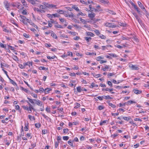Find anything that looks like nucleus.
Wrapping results in <instances>:
<instances>
[{
	"mask_svg": "<svg viewBox=\"0 0 149 149\" xmlns=\"http://www.w3.org/2000/svg\"><path fill=\"white\" fill-rule=\"evenodd\" d=\"M96 97L101 101L103 99V98H102V96H98L97 97Z\"/></svg>",
	"mask_w": 149,
	"mask_h": 149,
	"instance_id": "774afa93",
	"label": "nucleus"
},
{
	"mask_svg": "<svg viewBox=\"0 0 149 149\" xmlns=\"http://www.w3.org/2000/svg\"><path fill=\"white\" fill-rule=\"evenodd\" d=\"M4 4L5 6V8L8 10H9L10 9H9V3L7 1L4 2Z\"/></svg>",
	"mask_w": 149,
	"mask_h": 149,
	"instance_id": "6e6552de",
	"label": "nucleus"
},
{
	"mask_svg": "<svg viewBox=\"0 0 149 149\" xmlns=\"http://www.w3.org/2000/svg\"><path fill=\"white\" fill-rule=\"evenodd\" d=\"M123 118L125 120L128 121L131 120V119L130 117H123Z\"/></svg>",
	"mask_w": 149,
	"mask_h": 149,
	"instance_id": "2f4dec72",
	"label": "nucleus"
},
{
	"mask_svg": "<svg viewBox=\"0 0 149 149\" xmlns=\"http://www.w3.org/2000/svg\"><path fill=\"white\" fill-rule=\"evenodd\" d=\"M25 127H24V130L25 131H27L28 130L29 128L28 127V123H27V124L25 123Z\"/></svg>",
	"mask_w": 149,
	"mask_h": 149,
	"instance_id": "a211bd4d",
	"label": "nucleus"
},
{
	"mask_svg": "<svg viewBox=\"0 0 149 149\" xmlns=\"http://www.w3.org/2000/svg\"><path fill=\"white\" fill-rule=\"evenodd\" d=\"M51 90L52 89L51 88H47L45 89V92H48Z\"/></svg>",
	"mask_w": 149,
	"mask_h": 149,
	"instance_id": "c03bdc74",
	"label": "nucleus"
},
{
	"mask_svg": "<svg viewBox=\"0 0 149 149\" xmlns=\"http://www.w3.org/2000/svg\"><path fill=\"white\" fill-rule=\"evenodd\" d=\"M40 92H45V89H44L43 88L41 87L39 89V90Z\"/></svg>",
	"mask_w": 149,
	"mask_h": 149,
	"instance_id": "052dcab7",
	"label": "nucleus"
},
{
	"mask_svg": "<svg viewBox=\"0 0 149 149\" xmlns=\"http://www.w3.org/2000/svg\"><path fill=\"white\" fill-rule=\"evenodd\" d=\"M6 64L3 63V64L1 63V67L2 69H3V67H6Z\"/></svg>",
	"mask_w": 149,
	"mask_h": 149,
	"instance_id": "864d4df0",
	"label": "nucleus"
},
{
	"mask_svg": "<svg viewBox=\"0 0 149 149\" xmlns=\"http://www.w3.org/2000/svg\"><path fill=\"white\" fill-rule=\"evenodd\" d=\"M19 17L21 19L20 20V21L22 22L24 24L26 25L27 24V23L25 21V19H26V17L22 15H20Z\"/></svg>",
	"mask_w": 149,
	"mask_h": 149,
	"instance_id": "39448f33",
	"label": "nucleus"
},
{
	"mask_svg": "<svg viewBox=\"0 0 149 149\" xmlns=\"http://www.w3.org/2000/svg\"><path fill=\"white\" fill-rule=\"evenodd\" d=\"M63 140H64L67 141L69 139V136H63Z\"/></svg>",
	"mask_w": 149,
	"mask_h": 149,
	"instance_id": "a19ab883",
	"label": "nucleus"
},
{
	"mask_svg": "<svg viewBox=\"0 0 149 149\" xmlns=\"http://www.w3.org/2000/svg\"><path fill=\"white\" fill-rule=\"evenodd\" d=\"M21 136H18L17 137V141H18L20 142L21 141Z\"/></svg>",
	"mask_w": 149,
	"mask_h": 149,
	"instance_id": "680f3d73",
	"label": "nucleus"
},
{
	"mask_svg": "<svg viewBox=\"0 0 149 149\" xmlns=\"http://www.w3.org/2000/svg\"><path fill=\"white\" fill-rule=\"evenodd\" d=\"M126 104V102L125 103H120L119 104L120 107H123V106H125Z\"/></svg>",
	"mask_w": 149,
	"mask_h": 149,
	"instance_id": "a18cd8bd",
	"label": "nucleus"
},
{
	"mask_svg": "<svg viewBox=\"0 0 149 149\" xmlns=\"http://www.w3.org/2000/svg\"><path fill=\"white\" fill-rule=\"evenodd\" d=\"M52 15L53 16V17H58L59 15L57 13L53 14H52Z\"/></svg>",
	"mask_w": 149,
	"mask_h": 149,
	"instance_id": "5fc2aeb1",
	"label": "nucleus"
},
{
	"mask_svg": "<svg viewBox=\"0 0 149 149\" xmlns=\"http://www.w3.org/2000/svg\"><path fill=\"white\" fill-rule=\"evenodd\" d=\"M77 90L78 92L80 93L82 91V88L80 86H78L77 88Z\"/></svg>",
	"mask_w": 149,
	"mask_h": 149,
	"instance_id": "6ab92c4d",
	"label": "nucleus"
},
{
	"mask_svg": "<svg viewBox=\"0 0 149 149\" xmlns=\"http://www.w3.org/2000/svg\"><path fill=\"white\" fill-rule=\"evenodd\" d=\"M37 1V0H32L31 1L30 3L33 5H34L36 4V1Z\"/></svg>",
	"mask_w": 149,
	"mask_h": 149,
	"instance_id": "603ef678",
	"label": "nucleus"
},
{
	"mask_svg": "<svg viewBox=\"0 0 149 149\" xmlns=\"http://www.w3.org/2000/svg\"><path fill=\"white\" fill-rule=\"evenodd\" d=\"M86 36H89L91 37H94L95 36L94 34L90 32H86Z\"/></svg>",
	"mask_w": 149,
	"mask_h": 149,
	"instance_id": "f8f14e48",
	"label": "nucleus"
},
{
	"mask_svg": "<svg viewBox=\"0 0 149 149\" xmlns=\"http://www.w3.org/2000/svg\"><path fill=\"white\" fill-rule=\"evenodd\" d=\"M107 102L108 103L109 105L111 106L114 109L116 107V106L115 105L111 103H109L108 101H107Z\"/></svg>",
	"mask_w": 149,
	"mask_h": 149,
	"instance_id": "b1692460",
	"label": "nucleus"
},
{
	"mask_svg": "<svg viewBox=\"0 0 149 149\" xmlns=\"http://www.w3.org/2000/svg\"><path fill=\"white\" fill-rule=\"evenodd\" d=\"M109 55L113 57H117V56L116 54L113 53L110 54Z\"/></svg>",
	"mask_w": 149,
	"mask_h": 149,
	"instance_id": "8fccbe9b",
	"label": "nucleus"
},
{
	"mask_svg": "<svg viewBox=\"0 0 149 149\" xmlns=\"http://www.w3.org/2000/svg\"><path fill=\"white\" fill-rule=\"evenodd\" d=\"M0 46L2 48H3L5 49L6 48V45L0 42Z\"/></svg>",
	"mask_w": 149,
	"mask_h": 149,
	"instance_id": "58836bf2",
	"label": "nucleus"
},
{
	"mask_svg": "<svg viewBox=\"0 0 149 149\" xmlns=\"http://www.w3.org/2000/svg\"><path fill=\"white\" fill-rule=\"evenodd\" d=\"M51 36H52L54 38L57 39V37L55 33L52 31H51Z\"/></svg>",
	"mask_w": 149,
	"mask_h": 149,
	"instance_id": "9b49d317",
	"label": "nucleus"
},
{
	"mask_svg": "<svg viewBox=\"0 0 149 149\" xmlns=\"http://www.w3.org/2000/svg\"><path fill=\"white\" fill-rule=\"evenodd\" d=\"M143 13L144 15H146V16H147L148 15H149V13L148 12L146 11V9L144 10L143 11Z\"/></svg>",
	"mask_w": 149,
	"mask_h": 149,
	"instance_id": "4c0bfd02",
	"label": "nucleus"
},
{
	"mask_svg": "<svg viewBox=\"0 0 149 149\" xmlns=\"http://www.w3.org/2000/svg\"><path fill=\"white\" fill-rule=\"evenodd\" d=\"M80 2L83 4H85L86 5H87L88 4L86 2H85L84 0H79Z\"/></svg>",
	"mask_w": 149,
	"mask_h": 149,
	"instance_id": "37998d69",
	"label": "nucleus"
},
{
	"mask_svg": "<svg viewBox=\"0 0 149 149\" xmlns=\"http://www.w3.org/2000/svg\"><path fill=\"white\" fill-rule=\"evenodd\" d=\"M76 106H75L74 107V109H77L78 108V107H79L80 106V104L78 103H76Z\"/></svg>",
	"mask_w": 149,
	"mask_h": 149,
	"instance_id": "69168bd1",
	"label": "nucleus"
},
{
	"mask_svg": "<svg viewBox=\"0 0 149 149\" xmlns=\"http://www.w3.org/2000/svg\"><path fill=\"white\" fill-rule=\"evenodd\" d=\"M39 7H40V8H41L42 9H45V6H44V5H43V4H42V5H41V4H40L39 5Z\"/></svg>",
	"mask_w": 149,
	"mask_h": 149,
	"instance_id": "6e6d98bb",
	"label": "nucleus"
},
{
	"mask_svg": "<svg viewBox=\"0 0 149 149\" xmlns=\"http://www.w3.org/2000/svg\"><path fill=\"white\" fill-rule=\"evenodd\" d=\"M39 69L40 70H45L47 71L48 70V68L40 66L39 68Z\"/></svg>",
	"mask_w": 149,
	"mask_h": 149,
	"instance_id": "f3484780",
	"label": "nucleus"
},
{
	"mask_svg": "<svg viewBox=\"0 0 149 149\" xmlns=\"http://www.w3.org/2000/svg\"><path fill=\"white\" fill-rule=\"evenodd\" d=\"M49 21L50 22H51L52 24H56V21H54V20L52 19H51L50 21Z\"/></svg>",
	"mask_w": 149,
	"mask_h": 149,
	"instance_id": "13d9d810",
	"label": "nucleus"
},
{
	"mask_svg": "<svg viewBox=\"0 0 149 149\" xmlns=\"http://www.w3.org/2000/svg\"><path fill=\"white\" fill-rule=\"evenodd\" d=\"M133 92L136 94H138L141 93V91L134 89L133 90Z\"/></svg>",
	"mask_w": 149,
	"mask_h": 149,
	"instance_id": "dca6fc26",
	"label": "nucleus"
},
{
	"mask_svg": "<svg viewBox=\"0 0 149 149\" xmlns=\"http://www.w3.org/2000/svg\"><path fill=\"white\" fill-rule=\"evenodd\" d=\"M81 82H82L83 83L86 84H87V82L83 78H81Z\"/></svg>",
	"mask_w": 149,
	"mask_h": 149,
	"instance_id": "bf43d9fd",
	"label": "nucleus"
},
{
	"mask_svg": "<svg viewBox=\"0 0 149 149\" xmlns=\"http://www.w3.org/2000/svg\"><path fill=\"white\" fill-rule=\"evenodd\" d=\"M72 8L76 10L77 11H79V10L78 8L75 5H74L72 6Z\"/></svg>",
	"mask_w": 149,
	"mask_h": 149,
	"instance_id": "a878e982",
	"label": "nucleus"
},
{
	"mask_svg": "<svg viewBox=\"0 0 149 149\" xmlns=\"http://www.w3.org/2000/svg\"><path fill=\"white\" fill-rule=\"evenodd\" d=\"M23 36L26 38H29V35L26 33H24L23 34Z\"/></svg>",
	"mask_w": 149,
	"mask_h": 149,
	"instance_id": "de8ad7c7",
	"label": "nucleus"
},
{
	"mask_svg": "<svg viewBox=\"0 0 149 149\" xmlns=\"http://www.w3.org/2000/svg\"><path fill=\"white\" fill-rule=\"evenodd\" d=\"M34 101L35 104H36L41 107L42 106V103L39 100L34 99Z\"/></svg>",
	"mask_w": 149,
	"mask_h": 149,
	"instance_id": "423d86ee",
	"label": "nucleus"
},
{
	"mask_svg": "<svg viewBox=\"0 0 149 149\" xmlns=\"http://www.w3.org/2000/svg\"><path fill=\"white\" fill-rule=\"evenodd\" d=\"M126 105H130L132 104L133 103H136L135 102H134L132 100H130L127 102H126Z\"/></svg>",
	"mask_w": 149,
	"mask_h": 149,
	"instance_id": "2eb2a0df",
	"label": "nucleus"
},
{
	"mask_svg": "<svg viewBox=\"0 0 149 149\" xmlns=\"http://www.w3.org/2000/svg\"><path fill=\"white\" fill-rule=\"evenodd\" d=\"M80 21L82 23H83L84 24H86V22L84 19H82L80 17L79 18Z\"/></svg>",
	"mask_w": 149,
	"mask_h": 149,
	"instance_id": "e433bc0d",
	"label": "nucleus"
},
{
	"mask_svg": "<svg viewBox=\"0 0 149 149\" xmlns=\"http://www.w3.org/2000/svg\"><path fill=\"white\" fill-rule=\"evenodd\" d=\"M27 99L29 100V101L32 104H35V103H34V99H30V98H29V97H27Z\"/></svg>",
	"mask_w": 149,
	"mask_h": 149,
	"instance_id": "393cba45",
	"label": "nucleus"
},
{
	"mask_svg": "<svg viewBox=\"0 0 149 149\" xmlns=\"http://www.w3.org/2000/svg\"><path fill=\"white\" fill-rule=\"evenodd\" d=\"M131 4L134 7L135 9L137 11L138 13L139 14L140 12L139 10V8L136 5L134 4L133 3H132Z\"/></svg>",
	"mask_w": 149,
	"mask_h": 149,
	"instance_id": "0eeeda50",
	"label": "nucleus"
},
{
	"mask_svg": "<svg viewBox=\"0 0 149 149\" xmlns=\"http://www.w3.org/2000/svg\"><path fill=\"white\" fill-rule=\"evenodd\" d=\"M104 26L107 27L111 28H114L116 27V26L113 25L111 23L106 22L104 24Z\"/></svg>",
	"mask_w": 149,
	"mask_h": 149,
	"instance_id": "f03ea898",
	"label": "nucleus"
},
{
	"mask_svg": "<svg viewBox=\"0 0 149 149\" xmlns=\"http://www.w3.org/2000/svg\"><path fill=\"white\" fill-rule=\"evenodd\" d=\"M94 32L95 33V34L98 36H99L101 34L99 31L95 30L94 31Z\"/></svg>",
	"mask_w": 149,
	"mask_h": 149,
	"instance_id": "c9c22d12",
	"label": "nucleus"
},
{
	"mask_svg": "<svg viewBox=\"0 0 149 149\" xmlns=\"http://www.w3.org/2000/svg\"><path fill=\"white\" fill-rule=\"evenodd\" d=\"M107 84L110 87L112 86V84L111 82L109 81H107Z\"/></svg>",
	"mask_w": 149,
	"mask_h": 149,
	"instance_id": "4d7b16f0",
	"label": "nucleus"
},
{
	"mask_svg": "<svg viewBox=\"0 0 149 149\" xmlns=\"http://www.w3.org/2000/svg\"><path fill=\"white\" fill-rule=\"evenodd\" d=\"M47 58L49 59H54L55 58H56V56L55 55L52 57H50L49 56H47Z\"/></svg>",
	"mask_w": 149,
	"mask_h": 149,
	"instance_id": "473e14b6",
	"label": "nucleus"
},
{
	"mask_svg": "<svg viewBox=\"0 0 149 149\" xmlns=\"http://www.w3.org/2000/svg\"><path fill=\"white\" fill-rule=\"evenodd\" d=\"M64 15L65 17H74V14L72 12H65L64 14Z\"/></svg>",
	"mask_w": 149,
	"mask_h": 149,
	"instance_id": "7ed1b4c3",
	"label": "nucleus"
},
{
	"mask_svg": "<svg viewBox=\"0 0 149 149\" xmlns=\"http://www.w3.org/2000/svg\"><path fill=\"white\" fill-rule=\"evenodd\" d=\"M118 24L122 26H125L126 25L125 24L121 22H119Z\"/></svg>",
	"mask_w": 149,
	"mask_h": 149,
	"instance_id": "79ce46f5",
	"label": "nucleus"
},
{
	"mask_svg": "<svg viewBox=\"0 0 149 149\" xmlns=\"http://www.w3.org/2000/svg\"><path fill=\"white\" fill-rule=\"evenodd\" d=\"M29 24L30 25H32L33 27H34L35 28H36V29H38V27L35 24L33 23V22H31V21L30 22Z\"/></svg>",
	"mask_w": 149,
	"mask_h": 149,
	"instance_id": "cd10ccee",
	"label": "nucleus"
},
{
	"mask_svg": "<svg viewBox=\"0 0 149 149\" xmlns=\"http://www.w3.org/2000/svg\"><path fill=\"white\" fill-rule=\"evenodd\" d=\"M18 66L21 69H24V68L23 64H19Z\"/></svg>",
	"mask_w": 149,
	"mask_h": 149,
	"instance_id": "e2e57ef3",
	"label": "nucleus"
},
{
	"mask_svg": "<svg viewBox=\"0 0 149 149\" xmlns=\"http://www.w3.org/2000/svg\"><path fill=\"white\" fill-rule=\"evenodd\" d=\"M84 38L87 42H89L92 39L91 38L89 37H86Z\"/></svg>",
	"mask_w": 149,
	"mask_h": 149,
	"instance_id": "412c9836",
	"label": "nucleus"
},
{
	"mask_svg": "<svg viewBox=\"0 0 149 149\" xmlns=\"http://www.w3.org/2000/svg\"><path fill=\"white\" fill-rule=\"evenodd\" d=\"M45 110L48 113H50V108L48 107L46 108Z\"/></svg>",
	"mask_w": 149,
	"mask_h": 149,
	"instance_id": "338daca9",
	"label": "nucleus"
},
{
	"mask_svg": "<svg viewBox=\"0 0 149 149\" xmlns=\"http://www.w3.org/2000/svg\"><path fill=\"white\" fill-rule=\"evenodd\" d=\"M99 1L102 3L106 4L108 3L107 0H99Z\"/></svg>",
	"mask_w": 149,
	"mask_h": 149,
	"instance_id": "c756f323",
	"label": "nucleus"
},
{
	"mask_svg": "<svg viewBox=\"0 0 149 149\" xmlns=\"http://www.w3.org/2000/svg\"><path fill=\"white\" fill-rule=\"evenodd\" d=\"M74 141L72 140L71 139H70L69 141H68V144L71 146H73V142Z\"/></svg>",
	"mask_w": 149,
	"mask_h": 149,
	"instance_id": "aec40b11",
	"label": "nucleus"
},
{
	"mask_svg": "<svg viewBox=\"0 0 149 149\" xmlns=\"http://www.w3.org/2000/svg\"><path fill=\"white\" fill-rule=\"evenodd\" d=\"M104 109V107L100 105L98 107V109L99 110H101L103 109Z\"/></svg>",
	"mask_w": 149,
	"mask_h": 149,
	"instance_id": "ea45409f",
	"label": "nucleus"
},
{
	"mask_svg": "<svg viewBox=\"0 0 149 149\" xmlns=\"http://www.w3.org/2000/svg\"><path fill=\"white\" fill-rule=\"evenodd\" d=\"M57 12L61 14H63L64 13V12L63 10H57Z\"/></svg>",
	"mask_w": 149,
	"mask_h": 149,
	"instance_id": "49530a36",
	"label": "nucleus"
},
{
	"mask_svg": "<svg viewBox=\"0 0 149 149\" xmlns=\"http://www.w3.org/2000/svg\"><path fill=\"white\" fill-rule=\"evenodd\" d=\"M21 2L24 6L25 7H27V4L26 3L25 0H21Z\"/></svg>",
	"mask_w": 149,
	"mask_h": 149,
	"instance_id": "c85d7f7f",
	"label": "nucleus"
},
{
	"mask_svg": "<svg viewBox=\"0 0 149 149\" xmlns=\"http://www.w3.org/2000/svg\"><path fill=\"white\" fill-rule=\"evenodd\" d=\"M19 3L17 2L15 3H13L12 4H11V5L13 7H15L16 6H17V5H19Z\"/></svg>",
	"mask_w": 149,
	"mask_h": 149,
	"instance_id": "bb28decb",
	"label": "nucleus"
},
{
	"mask_svg": "<svg viewBox=\"0 0 149 149\" xmlns=\"http://www.w3.org/2000/svg\"><path fill=\"white\" fill-rule=\"evenodd\" d=\"M102 98H103V99H104L106 100L112 99H113L112 97H110V95H108L107 96L103 95L102 96Z\"/></svg>",
	"mask_w": 149,
	"mask_h": 149,
	"instance_id": "ddd939ff",
	"label": "nucleus"
},
{
	"mask_svg": "<svg viewBox=\"0 0 149 149\" xmlns=\"http://www.w3.org/2000/svg\"><path fill=\"white\" fill-rule=\"evenodd\" d=\"M54 27L56 28L63 29V27L61 25L57 24V25H54Z\"/></svg>",
	"mask_w": 149,
	"mask_h": 149,
	"instance_id": "5701e85b",
	"label": "nucleus"
},
{
	"mask_svg": "<svg viewBox=\"0 0 149 149\" xmlns=\"http://www.w3.org/2000/svg\"><path fill=\"white\" fill-rule=\"evenodd\" d=\"M35 125L36 128H39L40 127L41 124L40 123H36Z\"/></svg>",
	"mask_w": 149,
	"mask_h": 149,
	"instance_id": "72a5a7b5",
	"label": "nucleus"
},
{
	"mask_svg": "<svg viewBox=\"0 0 149 149\" xmlns=\"http://www.w3.org/2000/svg\"><path fill=\"white\" fill-rule=\"evenodd\" d=\"M129 67L133 70H138L139 69L138 66L132 64L130 65Z\"/></svg>",
	"mask_w": 149,
	"mask_h": 149,
	"instance_id": "20e7f679",
	"label": "nucleus"
},
{
	"mask_svg": "<svg viewBox=\"0 0 149 149\" xmlns=\"http://www.w3.org/2000/svg\"><path fill=\"white\" fill-rule=\"evenodd\" d=\"M26 102L29 105V107H28V109L27 110L28 111H29V113H31L32 112V110H31V105L29 102H28V101H26Z\"/></svg>",
	"mask_w": 149,
	"mask_h": 149,
	"instance_id": "1a4fd4ad",
	"label": "nucleus"
},
{
	"mask_svg": "<svg viewBox=\"0 0 149 149\" xmlns=\"http://www.w3.org/2000/svg\"><path fill=\"white\" fill-rule=\"evenodd\" d=\"M95 15V13L93 12H92L91 13L88 14V16L91 19H92L94 17Z\"/></svg>",
	"mask_w": 149,
	"mask_h": 149,
	"instance_id": "9d476101",
	"label": "nucleus"
},
{
	"mask_svg": "<svg viewBox=\"0 0 149 149\" xmlns=\"http://www.w3.org/2000/svg\"><path fill=\"white\" fill-rule=\"evenodd\" d=\"M63 132L64 133H67L68 131V130L67 128H64L63 129Z\"/></svg>",
	"mask_w": 149,
	"mask_h": 149,
	"instance_id": "09e8293b",
	"label": "nucleus"
},
{
	"mask_svg": "<svg viewBox=\"0 0 149 149\" xmlns=\"http://www.w3.org/2000/svg\"><path fill=\"white\" fill-rule=\"evenodd\" d=\"M10 81L11 83L13 84L14 86H17V84L13 80L11 79H10Z\"/></svg>",
	"mask_w": 149,
	"mask_h": 149,
	"instance_id": "4be33fe9",
	"label": "nucleus"
},
{
	"mask_svg": "<svg viewBox=\"0 0 149 149\" xmlns=\"http://www.w3.org/2000/svg\"><path fill=\"white\" fill-rule=\"evenodd\" d=\"M28 117H29V119L31 120H32V119H33L34 120V117L32 116H31V115H29L28 116Z\"/></svg>",
	"mask_w": 149,
	"mask_h": 149,
	"instance_id": "0e129e2a",
	"label": "nucleus"
},
{
	"mask_svg": "<svg viewBox=\"0 0 149 149\" xmlns=\"http://www.w3.org/2000/svg\"><path fill=\"white\" fill-rule=\"evenodd\" d=\"M42 3L43 5H44L45 9L47 8H54L55 7H56V6L55 5L52 4H50L47 3H46L45 2H43Z\"/></svg>",
	"mask_w": 149,
	"mask_h": 149,
	"instance_id": "f257e3e1",
	"label": "nucleus"
},
{
	"mask_svg": "<svg viewBox=\"0 0 149 149\" xmlns=\"http://www.w3.org/2000/svg\"><path fill=\"white\" fill-rule=\"evenodd\" d=\"M138 3L139 6L141 8H142V7H143V4L141 3V2L139 1H138Z\"/></svg>",
	"mask_w": 149,
	"mask_h": 149,
	"instance_id": "3c124183",
	"label": "nucleus"
},
{
	"mask_svg": "<svg viewBox=\"0 0 149 149\" xmlns=\"http://www.w3.org/2000/svg\"><path fill=\"white\" fill-rule=\"evenodd\" d=\"M107 122V120H105L103 121H101L100 123V125H104Z\"/></svg>",
	"mask_w": 149,
	"mask_h": 149,
	"instance_id": "f704fd0d",
	"label": "nucleus"
},
{
	"mask_svg": "<svg viewBox=\"0 0 149 149\" xmlns=\"http://www.w3.org/2000/svg\"><path fill=\"white\" fill-rule=\"evenodd\" d=\"M99 37L100 38H101L103 39H106V37L104 36V35L100 34V35L99 36Z\"/></svg>",
	"mask_w": 149,
	"mask_h": 149,
	"instance_id": "7c9ffc66",
	"label": "nucleus"
},
{
	"mask_svg": "<svg viewBox=\"0 0 149 149\" xmlns=\"http://www.w3.org/2000/svg\"><path fill=\"white\" fill-rule=\"evenodd\" d=\"M41 113L42 116L44 117L45 119H46V120H47L50 121L51 120V118L49 117L48 116L45 115L43 113Z\"/></svg>",
	"mask_w": 149,
	"mask_h": 149,
	"instance_id": "4468645a",
	"label": "nucleus"
}]
</instances>
